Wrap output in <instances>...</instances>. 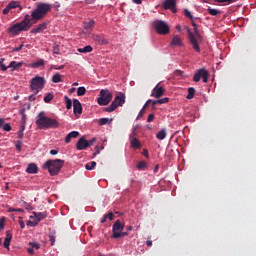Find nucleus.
<instances>
[{"label":"nucleus","instance_id":"obj_1","mask_svg":"<svg viewBox=\"0 0 256 256\" xmlns=\"http://www.w3.org/2000/svg\"><path fill=\"white\" fill-rule=\"evenodd\" d=\"M184 15L188 19L191 20L192 26L194 27L193 31L191 32V29L187 28L188 33V39L193 46V49L196 53H201V47H199V41H203V36H201V33L199 32V29L197 28V23H195V18L193 17V14H191V11L189 9L184 10Z\"/></svg>","mask_w":256,"mask_h":256},{"label":"nucleus","instance_id":"obj_2","mask_svg":"<svg viewBox=\"0 0 256 256\" xmlns=\"http://www.w3.org/2000/svg\"><path fill=\"white\" fill-rule=\"evenodd\" d=\"M49 11H51V4H47V3L38 4L36 9H34L30 15V20L32 25L37 23V21H41V19H43Z\"/></svg>","mask_w":256,"mask_h":256},{"label":"nucleus","instance_id":"obj_3","mask_svg":"<svg viewBox=\"0 0 256 256\" xmlns=\"http://www.w3.org/2000/svg\"><path fill=\"white\" fill-rule=\"evenodd\" d=\"M33 23L31 22V15L26 14L24 19L20 23H16L8 28L9 33L12 35H19L21 31H29Z\"/></svg>","mask_w":256,"mask_h":256},{"label":"nucleus","instance_id":"obj_4","mask_svg":"<svg viewBox=\"0 0 256 256\" xmlns=\"http://www.w3.org/2000/svg\"><path fill=\"white\" fill-rule=\"evenodd\" d=\"M36 125L38 129H57L59 122L56 119L45 116V113L40 112L36 120Z\"/></svg>","mask_w":256,"mask_h":256},{"label":"nucleus","instance_id":"obj_5","mask_svg":"<svg viewBox=\"0 0 256 256\" xmlns=\"http://www.w3.org/2000/svg\"><path fill=\"white\" fill-rule=\"evenodd\" d=\"M63 165H65V160L55 159V160H47L43 165V169H47L48 173L53 177L55 175H59L61 173V169H63Z\"/></svg>","mask_w":256,"mask_h":256},{"label":"nucleus","instance_id":"obj_6","mask_svg":"<svg viewBox=\"0 0 256 256\" xmlns=\"http://www.w3.org/2000/svg\"><path fill=\"white\" fill-rule=\"evenodd\" d=\"M123 105H125V94L120 93L114 98L112 103L104 109V111H106V113H113L115 109H117L118 107H123Z\"/></svg>","mask_w":256,"mask_h":256},{"label":"nucleus","instance_id":"obj_7","mask_svg":"<svg viewBox=\"0 0 256 256\" xmlns=\"http://www.w3.org/2000/svg\"><path fill=\"white\" fill-rule=\"evenodd\" d=\"M46 80L43 77L36 76L32 78L30 83V89L31 91L35 92V95L39 93V91H42V89L45 87Z\"/></svg>","mask_w":256,"mask_h":256},{"label":"nucleus","instance_id":"obj_8","mask_svg":"<svg viewBox=\"0 0 256 256\" xmlns=\"http://www.w3.org/2000/svg\"><path fill=\"white\" fill-rule=\"evenodd\" d=\"M153 27L158 35H169L171 29L163 20H156L153 23Z\"/></svg>","mask_w":256,"mask_h":256},{"label":"nucleus","instance_id":"obj_9","mask_svg":"<svg viewBox=\"0 0 256 256\" xmlns=\"http://www.w3.org/2000/svg\"><path fill=\"white\" fill-rule=\"evenodd\" d=\"M113 100V94L109 92L107 89H103L100 91V97L97 99L98 105H102L105 107V105H109L111 101Z\"/></svg>","mask_w":256,"mask_h":256},{"label":"nucleus","instance_id":"obj_10","mask_svg":"<svg viewBox=\"0 0 256 256\" xmlns=\"http://www.w3.org/2000/svg\"><path fill=\"white\" fill-rule=\"evenodd\" d=\"M201 79H203V83H207V81H209V72L207 70L199 69L193 76V81H195V83H199Z\"/></svg>","mask_w":256,"mask_h":256},{"label":"nucleus","instance_id":"obj_11","mask_svg":"<svg viewBox=\"0 0 256 256\" xmlns=\"http://www.w3.org/2000/svg\"><path fill=\"white\" fill-rule=\"evenodd\" d=\"M162 6L164 9L172 11V13H177V0H165Z\"/></svg>","mask_w":256,"mask_h":256},{"label":"nucleus","instance_id":"obj_12","mask_svg":"<svg viewBox=\"0 0 256 256\" xmlns=\"http://www.w3.org/2000/svg\"><path fill=\"white\" fill-rule=\"evenodd\" d=\"M163 95H165V89L162 86H159V84H157L153 88L150 97H155V99H160V97H163Z\"/></svg>","mask_w":256,"mask_h":256},{"label":"nucleus","instance_id":"obj_13","mask_svg":"<svg viewBox=\"0 0 256 256\" xmlns=\"http://www.w3.org/2000/svg\"><path fill=\"white\" fill-rule=\"evenodd\" d=\"M89 147V141L85 139V137H81L77 144H76V149L77 151H85Z\"/></svg>","mask_w":256,"mask_h":256},{"label":"nucleus","instance_id":"obj_14","mask_svg":"<svg viewBox=\"0 0 256 256\" xmlns=\"http://www.w3.org/2000/svg\"><path fill=\"white\" fill-rule=\"evenodd\" d=\"M125 229V224L121 223V220H116L112 226V233L115 235L116 233H121Z\"/></svg>","mask_w":256,"mask_h":256},{"label":"nucleus","instance_id":"obj_15","mask_svg":"<svg viewBox=\"0 0 256 256\" xmlns=\"http://www.w3.org/2000/svg\"><path fill=\"white\" fill-rule=\"evenodd\" d=\"M17 7H21V5H19L18 1H11L3 10V15H9V11H11V9H17Z\"/></svg>","mask_w":256,"mask_h":256},{"label":"nucleus","instance_id":"obj_16","mask_svg":"<svg viewBox=\"0 0 256 256\" xmlns=\"http://www.w3.org/2000/svg\"><path fill=\"white\" fill-rule=\"evenodd\" d=\"M91 38L93 39V41H96L98 45H107V43H109L107 39L103 38V36L99 34H92Z\"/></svg>","mask_w":256,"mask_h":256},{"label":"nucleus","instance_id":"obj_17","mask_svg":"<svg viewBox=\"0 0 256 256\" xmlns=\"http://www.w3.org/2000/svg\"><path fill=\"white\" fill-rule=\"evenodd\" d=\"M73 111L74 115H81V113H83V107L81 106V102H79V100L77 99L73 100Z\"/></svg>","mask_w":256,"mask_h":256},{"label":"nucleus","instance_id":"obj_18","mask_svg":"<svg viewBox=\"0 0 256 256\" xmlns=\"http://www.w3.org/2000/svg\"><path fill=\"white\" fill-rule=\"evenodd\" d=\"M39 249H41V244L37 242H29V248L27 249V252L29 253V255H34L35 250L37 251Z\"/></svg>","mask_w":256,"mask_h":256},{"label":"nucleus","instance_id":"obj_19","mask_svg":"<svg viewBox=\"0 0 256 256\" xmlns=\"http://www.w3.org/2000/svg\"><path fill=\"white\" fill-rule=\"evenodd\" d=\"M45 29H47V22H43L39 24L36 28L31 30V33H33L34 35H37V33H43Z\"/></svg>","mask_w":256,"mask_h":256},{"label":"nucleus","instance_id":"obj_20","mask_svg":"<svg viewBox=\"0 0 256 256\" xmlns=\"http://www.w3.org/2000/svg\"><path fill=\"white\" fill-rule=\"evenodd\" d=\"M183 40L178 35H175L170 42V47H181Z\"/></svg>","mask_w":256,"mask_h":256},{"label":"nucleus","instance_id":"obj_21","mask_svg":"<svg viewBox=\"0 0 256 256\" xmlns=\"http://www.w3.org/2000/svg\"><path fill=\"white\" fill-rule=\"evenodd\" d=\"M12 239H13V234L11 233V231H6V238H5L4 244H3L5 249H9Z\"/></svg>","mask_w":256,"mask_h":256},{"label":"nucleus","instance_id":"obj_22","mask_svg":"<svg viewBox=\"0 0 256 256\" xmlns=\"http://www.w3.org/2000/svg\"><path fill=\"white\" fill-rule=\"evenodd\" d=\"M38 171H39V168L37 167V165L35 163L29 164L26 169V173H29L31 175H35Z\"/></svg>","mask_w":256,"mask_h":256},{"label":"nucleus","instance_id":"obj_23","mask_svg":"<svg viewBox=\"0 0 256 256\" xmlns=\"http://www.w3.org/2000/svg\"><path fill=\"white\" fill-rule=\"evenodd\" d=\"M33 215L36 219V223H39L41 221H43V219H45V217H47V212H33Z\"/></svg>","mask_w":256,"mask_h":256},{"label":"nucleus","instance_id":"obj_24","mask_svg":"<svg viewBox=\"0 0 256 256\" xmlns=\"http://www.w3.org/2000/svg\"><path fill=\"white\" fill-rule=\"evenodd\" d=\"M95 26V22L93 20H90L88 22L84 23V31L86 33H91L93 31V27Z\"/></svg>","mask_w":256,"mask_h":256},{"label":"nucleus","instance_id":"obj_25","mask_svg":"<svg viewBox=\"0 0 256 256\" xmlns=\"http://www.w3.org/2000/svg\"><path fill=\"white\" fill-rule=\"evenodd\" d=\"M79 137V132L72 131L65 137V143H69L72 139H77Z\"/></svg>","mask_w":256,"mask_h":256},{"label":"nucleus","instance_id":"obj_26","mask_svg":"<svg viewBox=\"0 0 256 256\" xmlns=\"http://www.w3.org/2000/svg\"><path fill=\"white\" fill-rule=\"evenodd\" d=\"M130 145L132 149H141V142L137 138L130 139Z\"/></svg>","mask_w":256,"mask_h":256},{"label":"nucleus","instance_id":"obj_27","mask_svg":"<svg viewBox=\"0 0 256 256\" xmlns=\"http://www.w3.org/2000/svg\"><path fill=\"white\" fill-rule=\"evenodd\" d=\"M33 69H38V67H45V60L40 59L30 65Z\"/></svg>","mask_w":256,"mask_h":256},{"label":"nucleus","instance_id":"obj_28","mask_svg":"<svg viewBox=\"0 0 256 256\" xmlns=\"http://www.w3.org/2000/svg\"><path fill=\"white\" fill-rule=\"evenodd\" d=\"M9 69H21V67H23V62H15L12 61L9 65H8Z\"/></svg>","mask_w":256,"mask_h":256},{"label":"nucleus","instance_id":"obj_29","mask_svg":"<svg viewBox=\"0 0 256 256\" xmlns=\"http://www.w3.org/2000/svg\"><path fill=\"white\" fill-rule=\"evenodd\" d=\"M167 137V130L162 129L156 134V138L159 139V141H163Z\"/></svg>","mask_w":256,"mask_h":256},{"label":"nucleus","instance_id":"obj_30","mask_svg":"<svg viewBox=\"0 0 256 256\" xmlns=\"http://www.w3.org/2000/svg\"><path fill=\"white\" fill-rule=\"evenodd\" d=\"M52 82L53 83H63V78H62L61 74H59V73L54 74L52 77Z\"/></svg>","mask_w":256,"mask_h":256},{"label":"nucleus","instance_id":"obj_31","mask_svg":"<svg viewBox=\"0 0 256 256\" xmlns=\"http://www.w3.org/2000/svg\"><path fill=\"white\" fill-rule=\"evenodd\" d=\"M208 13L209 15H212V17H217V15H221V11L211 7H208Z\"/></svg>","mask_w":256,"mask_h":256},{"label":"nucleus","instance_id":"obj_32","mask_svg":"<svg viewBox=\"0 0 256 256\" xmlns=\"http://www.w3.org/2000/svg\"><path fill=\"white\" fill-rule=\"evenodd\" d=\"M64 101L66 103V109H71L73 107V101H71V98L69 96H64Z\"/></svg>","mask_w":256,"mask_h":256},{"label":"nucleus","instance_id":"obj_33","mask_svg":"<svg viewBox=\"0 0 256 256\" xmlns=\"http://www.w3.org/2000/svg\"><path fill=\"white\" fill-rule=\"evenodd\" d=\"M93 51V47L91 46H85L84 48H78L79 53H91Z\"/></svg>","mask_w":256,"mask_h":256},{"label":"nucleus","instance_id":"obj_34","mask_svg":"<svg viewBox=\"0 0 256 256\" xmlns=\"http://www.w3.org/2000/svg\"><path fill=\"white\" fill-rule=\"evenodd\" d=\"M96 166H97V162L92 161L85 165V169H87V171H93V169H95Z\"/></svg>","mask_w":256,"mask_h":256},{"label":"nucleus","instance_id":"obj_35","mask_svg":"<svg viewBox=\"0 0 256 256\" xmlns=\"http://www.w3.org/2000/svg\"><path fill=\"white\" fill-rule=\"evenodd\" d=\"M129 235V232H119L113 235V239H121V237H127Z\"/></svg>","mask_w":256,"mask_h":256},{"label":"nucleus","instance_id":"obj_36","mask_svg":"<svg viewBox=\"0 0 256 256\" xmlns=\"http://www.w3.org/2000/svg\"><path fill=\"white\" fill-rule=\"evenodd\" d=\"M195 97V88L190 87L188 88V95L186 96V99H193Z\"/></svg>","mask_w":256,"mask_h":256},{"label":"nucleus","instance_id":"obj_37","mask_svg":"<svg viewBox=\"0 0 256 256\" xmlns=\"http://www.w3.org/2000/svg\"><path fill=\"white\" fill-rule=\"evenodd\" d=\"M147 167V162L145 161H140L138 164H137V169L139 171H145V168Z\"/></svg>","mask_w":256,"mask_h":256},{"label":"nucleus","instance_id":"obj_38","mask_svg":"<svg viewBox=\"0 0 256 256\" xmlns=\"http://www.w3.org/2000/svg\"><path fill=\"white\" fill-rule=\"evenodd\" d=\"M137 129H139V126H135V127L132 129V133H131L130 136H129V140H131V139H137Z\"/></svg>","mask_w":256,"mask_h":256},{"label":"nucleus","instance_id":"obj_39","mask_svg":"<svg viewBox=\"0 0 256 256\" xmlns=\"http://www.w3.org/2000/svg\"><path fill=\"white\" fill-rule=\"evenodd\" d=\"M48 237H49V241H50L51 245H52V246L55 245V239H56V237H55V231H51V232L49 233Z\"/></svg>","mask_w":256,"mask_h":256},{"label":"nucleus","instance_id":"obj_40","mask_svg":"<svg viewBox=\"0 0 256 256\" xmlns=\"http://www.w3.org/2000/svg\"><path fill=\"white\" fill-rule=\"evenodd\" d=\"M86 93H87V89H85V87H79L77 89L78 97H83V95H85Z\"/></svg>","mask_w":256,"mask_h":256},{"label":"nucleus","instance_id":"obj_41","mask_svg":"<svg viewBox=\"0 0 256 256\" xmlns=\"http://www.w3.org/2000/svg\"><path fill=\"white\" fill-rule=\"evenodd\" d=\"M1 127H2L3 131H7V132L11 131V129H12L11 124H9V123L5 124V122L2 124Z\"/></svg>","mask_w":256,"mask_h":256},{"label":"nucleus","instance_id":"obj_42","mask_svg":"<svg viewBox=\"0 0 256 256\" xmlns=\"http://www.w3.org/2000/svg\"><path fill=\"white\" fill-rule=\"evenodd\" d=\"M3 61H5V58L0 59V69L1 71H7V69H9V66H5V64H3Z\"/></svg>","mask_w":256,"mask_h":256},{"label":"nucleus","instance_id":"obj_43","mask_svg":"<svg viewBox=\"0 0 256 256\" xmlns=\"http://www.w3.org/2000/svg\"><path fill=\"white\" fill-rule=\"evenodd\" d=\"M53 97V94L49 93L47 96L44 97V102L51 103V101H53Z\"/></svg>","mask_w":256,"mask_h":256},{"label":"nucleus","instance_id":"obj_44","mask_svg":"<svg viewBox=\"0 0 256 256\" xmlns=\"http://www.w3.org/2000/svg\"><path fill=\"white\" fill-rule=\"evenodd\" d=\"M98 123L101 126L107 125L109 123V118H101V119H99Z\"/></svg>","mask_w":256,"mask_h":256},{"label":"nucleus","instance_id":"obj_45","mask_svg":"<svg viewBox=\"0 0 256 256\" xmlns=\"http://www.w3.org/2000/svg\"><path fill=\"white\" fill-rule=\"evenodd\" d=\"M158 103H159V105L169 103V98L165 97V98H162V99H158Z\"/></svg>","mask_w":256,"mask_h":256},{"label":"nucleus","instance_id":"obj_46","mask_svg":"<svg viewBox=\"0 0 256 256\" xmlns=\"http://www.w3.org/2000/svg\"><path fill=\"white\" fill-rule=\"evenodd\" d=\"M215 3H235L237 0H214Z\"/></svg>","mask_w":256,"mask_h":256},{"label":"nucleus","instance_id":"obj_47","mask_svg":"<svg viewBox=\"0 0 256 256\" xmlns=\"http://www.w3.org/2000/svg\"><path fill=\"white\" fill-rule=\"evenodd\" d=\"M114 217H115V214H113V212L105 214V218H108L110 221H113Z\"/></svg>","mask_w":256,"mask_h":256},{"label":"nucleus","instance_id":"obj_48","mask_svg":"<svg viewBox=\"0 0 256 256\" xmlns=\"http://www.w3.org/2000/svg\"><path fill=\"white\" fill-rule=\"evenodd\" d=\"M20 113L22 114V122L25 123L27 119V115H25V109H21Z\"/></svg>","mask_w":256,"mask_h":256},{"label":"nucleus","instance_id":"obj_49","mask_svg":"<svg viewBox=\"0 0 256 256\" xmlns=\"http://www.w3.org/2000/svg\"><path fill=\"white\" fill-rule=\"evenodd\" d=\"M22 145H23V142H21L20 140H18V141L16 142L15 147H16V149H17L18 151H21Z\"/></svg>","mask_w":256,"mask_h":256},{"label":"nucleus","instance_id":"obj_50","mask_svg":"<svg viewBox=\"0 0 256 256\" xmlns=\"http://www.w3.org/2000/svg\"><path fill=\"white\" fill-rule=\"evenodd\" d=\"M153 119H155V114H149V116L147 118V122L152 123Z\"/></svg>","mask_w":256,"mask_h":256},{"label":"nucleus","instance_id":"obj_51","mask_svg":"<svg viewBox=\"0 0 256 256\" xmlns=\"http://www.w3.org/2000/svg\"><path fill=\"white\" fill-rule=\"evenodd\" d=\"M23 47H24V45L23 44H21L19 47H15V48H13V52L14 53H17V52H19V51H21V49H23Z\"/></svg>","mask_w":256,"mask_h":256},{"label":"nucleus","instance_id":"obj_52","mask_svg":"<svg viewBox=\"0 0 256 256\" xmlns=\"http://www.w3.org/2000/svg\"><path fill=\"white\" fill-rule=\"evenodd\" d=\"M19 225L21 229H25V222H23V218H19Z\"/></svg>","mask_w":256,"mask_h":256},{"label":"nucleus","instance_id":"obj_53","mask_svg":"<svg viewBox=\"0 0 256 256\" xmlns=\"http://www.w3.org/2000/svg\"><path fill=\"white\" fill-rule=\"evenodd\" d=\"M53 53H54V55H59V46H54L53 47Z\"/></svg>","mask_w":256,"mask_h":256},{"label":"nucleus","instance_id":"obj_54","mask_svg":"<svg viewBox=\"0 0 256 256\" xmlns=\"http://www.w3.org/2000/svg\"><path fill=\"white\" fill-rule=\"evenodd\" d=\"M95 141H97V138H92L91 140H89L88 147H91V145H93V143H95Z\"/></svg>","mask_w":256,"mask_h":256},{"label":"nucleus","instance_id":"obj_55","mask_svg":"<svg viewBox=\"0 0 256 256\" xmlns=\"http://www.w3.org/2000/svg\"><path fill=\"white\" fill-rule=\"evenodd\" d=\"M59 7H61V4L59 2H55L54 3V9H56V11H58Z\"/></svg>","mask_w":256,"mask_h":256},{"label":"nucleus","instance_id":"obj_56","mask_svg":"<svg viewBox=\"0 0 256 256\" xmlns=\"http://www.w3.org/2000/svg\"><path fill=\"white\" fill-rule=\"evenodd\" d=\"M151 99H148L147 101H146V103L144 104V106H143V109H147V107H149V103H151Z\"/></svg>","mask_w":256,"mask_h":256},{"label":"nucleus","instance_id":"obj_57","mask_svg":"<svg viewBox=\"0 0 256 256\" xmlns=\"http://www.w3.org/2000/svg\"><path fill=\"white\" fill-rule=\"evenodd\" d=\"M35 95H37V94H35V92H34V94L30 95L28 98L29 101H35V99H36Z\"/></svg>","mask_w":256,"mask_h":256},{"label":"nucleus","instance_id":"obj_58","mask_svg":"<svg viewBox=\"0 0 256 256\" xmlns=\"http://www.w3.org/2000/svg\"><path fill=\"white\" fill-rule=\"evenodd\" d=\"M0 229H5V223H3V220L0 221Z\"/></svg>","mask_w":256,"mask_h":256},{"label":"nucleus","instance_id":"obj_59","mask_svg":"<svg viewBox=\"0 0 256 256\" xmlns=\"http://www.w3.org/2000/svg\"><path fill=\"white\" fill-rule=\"evenodd\" d=\"M146 245H147V247H151V245H153V241L147 240Z\"/></svg>","mask_w":256,"mask_h":256},{"label":"nucleus","instance_id":"obj_60","mask_svg":"<svg viewBox=\"0 0 256 256\" xmlns=\"http://www.w3.org/2000/svg\"><path fill=\"white\" fill-rule=\"evenodd\" d=\"M23 135H24V134H23V131H20V130H19V132H18V137H19V139H23Z\"/></svg>","mask_w":256,"mask_h":256},{"label":"nucleus","instance_id":"obj_61","mask_svg":"<svg viewBox=\"0 0 256 256\" xmlns=\"http://www.w3.org/2000/svg\"><path fill=\"white\" fill-rule=\"evenodd\" d=\"M57 153H59V151H57V150H51L50 151V155H57Z\"/></svg>","mask_w":256,"mask_h":256},{"label":"nucleus","instance_id":"obj_62","mask_svg":"<svg viewBox=\"0 0 256 256\" xmlns=\"http://www.w3.org/2000/svg\"><path fill=\"white\" fill-rule=\"evenodd\" d=\"M133 3H135L136 5H141L142 1L141 0H133Z\"/></svg>","mask_w":256,"mask_h":256},{"label":"nucleus","instance_id":"obj_63","mask_svg":"<svg viewBox=\"0 0 256 256\" xmlns=\"http://www.w3.org/2000/svg\"><path fill=\"white\" fill-rule=\"evenodd\" d=\"M95 149H96V152L94 153V157H95V155H99V153H100V151H99V147H97V146H96V148H95Z\"/></svg>","mask_w":256,"mask_h":256},{"label":"nucleus","instance_id":"obj_64","mask_svg":"<svg viewBox=\"0 0 256 256\" xmlns=\"http://www.w3.org/2000/svg\"><path fill=\"white\" fill-rule=\"evenodd\" d=\"M157 171H159V165L158 164L154 167V173H157Z\"/></svg>","mask_w":256,"mask_h":256}]
</instances>
